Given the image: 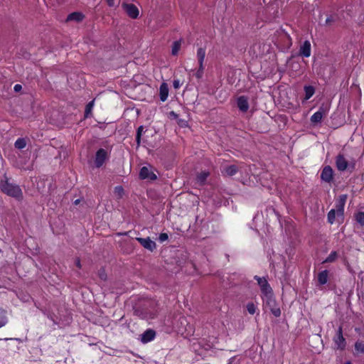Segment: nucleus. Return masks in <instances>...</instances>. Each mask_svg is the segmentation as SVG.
I'll return each mask as SVG.
<instances>
[{"mask_svg":"<svg viewBox=\"0 0 364 364\" xmlns=\"http://www.w3.org/2000/svg\"><path fill=\"white\" fill-rule=\"evenodd\" d=\"M0 190L4 194L17 200H21L23 198V193L21 188L13 183L6 175H4L0 181Z\"/></svg>","mask_w":364,"mask_h":364,"instance_id":"obj_1","label":"nucleus"},{"mask_svg":"<svg viewBox=\"0 0 364 364\" xmlns=\"http://www.w3.org/2000/svg\"><path fill=\"white\" fill-rule=\"evenodd\" d=\"M262 300L265 306L269 309L274 316H280L281 310L277 305L276 300L273 296L272 292L262 296Z\"/></svg>","mask_w":364,"mask_h":364,"instance_id":"obj_2","label":"nucleus"},{"mask_svg":"<svg viewBox=\"0 0 364 364\" xmlns=\"http://www.w3.org/2000/svg\"><path fill=\"white\" fill-rule=\"evenodd\" d=\"M347 195L343 194L339 196L336 203V211L338 217L343 218L344 206L347 200Z\"/></svg>","mask_w":364,"mask_h":364,"instance_id":"obj_3","label":"nucleus"},{"mask_svg":"<svg viewBox=\"0 0 364 364\" xmlns=\"http://www.w3.org/2000/svg\"><path fill=\"white\" fill-rule=\"evenodd\" d=\"M108 159V153L104 149L97 150L95 157V165L97 168L101 167L105 161Z\"/></svg>","mask_w":364,"mask_h":364,"instance_id":"obj_4","label":"nucleus"},{"mask_svg":"<svg viewBox=\"0 0 364 364\" xmlns=\"http://www.w3.org/2000/svg\"><path fill=\"white\" fill-rule=\"evenodd\" d=\"M122 6L127 14L132 18H136L139 11L136 6L133 4L123 3Z\"/></svg>","mask_w":364,"mask_h":364,"instance_id":"obj_5","label":"nucleus"},{"mask_svg":"<svg viewBox=\"0 0 364 364\" xmlns=\"http://www.w3.org/2000/svg\"><path fill=\"white\" fill-rule=\"evenodd\" d=\"M254 278L257 281V284L260 287V289L263 296L272 292V289L270 285L264 277L255 276Z\"/></svg>","mask_w":364,"mask_h":364,"instance_id":"obj_6","label":"nucleus"},{"mask_svg":"<svg viewBox=\"0 0 364 364\" xmlns=\"http://www.w3.org/2000/svg\"><path fill=\"white\" fill-rule=\"evenodd\" d=\"M136 240L146 250L152 252L156 249V245L155 242L151 240L149 237L142 238L136 237Z\"/></svg>","mask_w":364,"mask_h":364,"instance_id":"obj_7","label":"nucleus"},{"mask_svg":"<svg viewBox=\"0 0 364 364\" xmlns=\"http://www.w3.org/2000/svg\"><path fill=\"white\" fill-rule=\"evenodd\" d=\"M334 342L337 348L343 350L346 346V341L343 336L342 327L340 326L337 331L336 337L334 338Z\"/></svg>","mask_w":364,"mask_h":364,"instance_id":"obj_8","label":"nucleus"},{"mask_svg":"<svg viewBox=\"0 0 364 364\" xmlns=\"http://www.w3.org/2000/svg\"><path fill=\"white\" fill-rule=\"evenodd\" d=\"M336 165L338 171H344L346 170L348 163L344 156L339 154L336 158Z\"/></svg>","mask_w":364,"mask_h":364,"instance_id":"obj_9","label":"nucleus"},{"mask_svg":"<svg viewBox=\"0 0 364 364\" xmlns=\"http://www.w3.org/2000/svg\"><path fill=\"white\" fill-rule=\"evenodd\" d=\"M139 177L141 179L156 180V175L150 171L147 167L143 166L139 171Z\"/></svg>","mask_w":364,"mask_h":364,"instance_id":"obj_10","label":"nucleus"},{"mask_svg":"<svg viewBox=\"0 0 364 364\" xmlns=\"http://www.w3.org/2000/svg\"><path fill=\"white\" fill-rule=\"evenodd\" d=\"M333 169L331 166H325L321 174V178L325 182H331L333 180Z\"/></svg>","mask_w":364,"mask_h":364,"instance_id":"obj_11","label":"nucleus"},{"mask_svg":"<svg viewBox=\"0 0 364 364\" xmlns=\"http://www.w3.org/2000/svg\"><path fill=\"white\" fill-rule=\"evenodd\" d=\"M85 18V16L80 11H75L68 14L65 18L66 22L76 21L81 22Z\"/></svg>","mask_w":364,"mask_h":364,"instance_id":"obj_12","label":"nucleus"},{"mask_svg":"<svg viewBox=\"0 0 364 364\" xmlns=\"http://www.w3.org/2000/svg\"><path fill=\"white\" fill-rule=\"evenodd\" d=\"M299 55L305 58L311 55V43L309 41H305L300 46Z\"/></svg>","mask_w":364,"mask_h":364,"instance_id":"obj_13","label":"nucleus"},{"mask_svg":"<svg viewBox=\"0 0 364 364\" xmlns=\"http://www.w3.org/2000/svg\"><path fill=\"white\" fill-rule=\"evenodd\" d=\"M237 105L239 109L243 112H247L249 109L248 100L245 96H240L237 98Z\"/></svg>","mask_w":364,"mask_h":364,"instance_id":"obj_14","label":"nucleus"},{"mask_svg":"<svg viewBox=\"0 0 364 364\" xmlns=\"http://www.w3.org/2000/svg\"><path fill=\"white\" fill-rule=\"evenodd\" d=\"M159 96H160V100L162 102H165L167 100L168 96V87L167 83L163 82L160 85Z\"/></svg>","mask_w":364,"mask_h":364,"instance_id":"obj_15","label":"nucleus"},{"mask_svg":"<svg viewBox=\"0 0 364 364\" xmlns=\"http://www.w3.org/2000/svg\"><path fill=\"white\" fill-rule=\"evenodd\" d=\"M237 171H238L237 166L236 165L232 164V165L224 166V168L222 171V173L224 175H226L228 176H234L235 174H236Z\"/></svg>","mask_w":364,"mask_h":364,"instance_id":"obj_16","label":"nucleus"},{"mask_svg":"<svg viewBox=\"0 0 364 364\" xmlns=\"http://www.w3.org/2000/svg\"><path fill=\"white\" fill-rule=\"evenodd\" d=\"M155 331L151 329H148L141 334V341L144 343L152 341L155 337Z\"/></svg>","mask_w":364,"mask_h":364,"instance_id":"obj_17","label":"nucleus"},{"mask_svg":"<svg viewBox=\"0 0 364 364\" xmlns=\"http://www.w3.org/2000/svg\"><path fill=\"white\" fill-rule=\"evenodd\" d=\"M205 57V49L204 48H199L197 50V58L198 61V65L202 68V66H204V60Z\"/></svg>","mask_w":364,"mask_h":364,"instance_id":"obj_18","label":"nucleus"},{"mask_svg":"<svg viewBox=\"0 0 364 364\" xmlns=\"http://www.w3.org/2000/svg\"><path fill=\"white\" fill-rule=\"evenodd\" d=\"M328 272L327 270H323L318 274V282L320 284H325L328 282Z\"/></svg>","mask_w":364,"mask_h":364,"instance_id":"obj_19","label":"nucleus"},{"mask_svg":"<svg viewBox=\"0 0 364 364\" xmlns=\"http://www.w3.org/2000/svg\"><path fill=\"white\" fill-rule=\"evenodd\" d=\"M304 92H305V100H308L310 99L315 92V89L311 85H306L304 86Z\"/></svg>","mask_w":364,"mask_h":364,"instance_id":"obj_20","label":"nucleus"},{"mask_svg":"<svg viewBox=\"0 0 364 364\" xmlns=\"http://www.w3.org/2000/svg\"><path fill=\"white\" fill-rule=\"evenodd\" d=\"M208 176H209V173L208 172L202 171L196 177L197 183L199 185H203Z\"/></svg>","mask_w":364,"mask_h":364,"instance_id":"obj_21","label":"nucleus"},{"mask_svg":"<svg viewBox=\"0 0 364 364\" xmlns=\"http://www.w3.org/2000/svg\"><path fill=\"white\" fill-rule=\"evenodd\" d=\"M181 47V41H176L173 42L171 48V54L173 55H177L178 51L180 50Z\"/></svg>","mask_w":364,"mask_h":364,"instance_id":"obj_22","label":"nucleus"},{"mask_svg":"<svg viewBox=\"0 0 364 364\" xmlns=\"http://www.w3.org/2000/svg\"><path fill=\"white\" fill-rule=\"evenodd\" d=\"M8 322L6 311L0 309V328L4 326Z\"/></svg>","mask_w":364,"mask_h":364,"instance_id":"obj_23","label":"nucleus"},{"mask_svg":"<svg viewBox=\"0 0 364 364\" xmlns=\"http://www.w3.org/2000/svg\"><path fill=\"white\" fill-rule=\"evenodd\" d=\"M322 118V114L316 112L311 117V122L314 124H318L321 122Z\"/></svg>","mask_w":364,"mask_h":364,"instance_id":"obj_24","label":"nucleus"},{"mask_svg":"<svg viewBox=\"0 0 364 364\" xmlns=\"http://www.w3.org/2000/svg\"><path fill=\"white\" fill-rule=\"evenodd\" d=\"M355 219L361 226H364V212H358L355 214Z\"/></svg>","mask_w":364,"mask_h":364,"instance_id":"obj_25","label":"nucleus"},{"mask_svg":"<svg viewBox=\"0 0 364 364\" xmlns=\"http://www.w3.org/2000/svg\"><path fill=\"white\" fill-rule=\"evenodd\" d=\"M14 146L18 149H22L26 146V140L23 138H19L16 141Z\"/></svg>","mask_w":364,"mask_h":364,"instance_id":"obj_26","label":"nucleus"},{"mask_svg":"<svg viewBox=\"0 0 364 364\" xmlns=\"http://www.w3.org/2000/svg\"><path fill=\"white\" fill-rule=\"evenodd\" d=\"M355 350L360 353H364V341H358L355 343Z\"/></svg>","mask_w":364,"mask_h":364,"instance_id":"obj_27","label":"nucleus"},{"mask_svg":"<svg viewBox=\"0 0 364 364\" xmlns=\"http://www.w3.org/2000/svg\"><path fill=\"white\" fill-rule=\"evenodd\" d=\"M336 211L335 209H331L328 213V221L329 223L333 224L335 221Z\"/></svg>","mask_w":364,"mask_h":364,"instance_id":"obj_28","label":"nucleus"},{"mask_svg":"<svg viewBox=\"0 0 364 364\" xmlns=\"http://www.w3.org/2000/svg\"><path fill=\"white\" fill-rule=\"evenodd\" d=\"M156 311L155 310L149 312L146 311L145 312L142 313L141 318L144 319L153 318L156 315Z\"/></svg>","mask_w":364,"mask_h":364,"instance_id":"obj_29","label":"nucleus"},{"mask_svg":"<svg viewBox=\"0 0 364 364\" xmlns=\"http://www.w3.org/2000/svg\"><path fill=\"white\" fill-rule=\"evenodd\" d=\"M114 193L117 198H121L124 194V189L122 186H116L114 188Z\"/></svg>","mask_w":364,"mask_h":364,"instance_id":"obj_30","label":"nucleus"},{"mask_svg":"<svg viewBox=\"0 0 364 364\" xmlns=\"http://www.w3.org/2000/svg\"><path fill=\"white\" fill-rule=\"evenodd\" d=\"M256 306L252 303L250 302L247 304V310L249 314L253 315L256 312Z\"/></svg>","mask_w":364,"mask_h":364,"instance_id":"obj_31","label":"nucleus"},{"mask_svg":"<svg viewBox=\"0 0 364 364\" xmlns=\"http://www.w3.org/2000/svg\"><path fill=\"white\" fill-rule=\"evenodd\" d=\"M337 257V252L336 251L331 252V254L325 259L324 262H332L335 261Z\"/></svg>","mask_w":364,"mask_h":364,"instance_id":"obj_32","label":"nucleus"},{"mask_svg":"<svg viewBox=\"0 0 364 364\" xmlns=\"http://www.w3.org/2000/svg\"><path fill=\"white\" fill-rule=\"evenodd\" d=\"M93 105H94V101H91L87 105H86V107H85V116L86 117H87L89 116V114L92 111V109L93 107Z\"/></svg>","mask_w":364,"mask_h":364,"instance_id":"obj_33","label":"nucleus"},{"mask_svg":"<svg viewBox=\"0 0 364 364\" xmlns=\"http://www.w3.org/2000/svg\"><path fill=\"white\" fill-rule=\"evenodd\" d=\"M328 111V106H321L319 107L318 110L317 111V112H321L322 114V116H325L327 114V112Z\"/></svg>","mask_w":364,"mask_h":364,"instance_id":"obj_34","label":"nucleus"},{"mask_svg":"<svg viewBox=\"0 0 364 364\" xmlns=\"http://www.w3.org/2000/svg\"><path fill=\"white\" fill-rule=\"evenodd\" d=\"M203 71H204V66H202V68H201L200 66L199 65L198 70L196 73V77L201 78L203 76Z\"/></svg>","mask_w":364,"mask_h":364,"instance_id":"obj_35","label":"nucleus"},{"mask_svg":"<svg viewBox=\"0 0 364 364\" xmlns=\"http://www.w3.org/2000/svg\"><path fill=\"white\" fill-rule=\"evenodd\" d=\"M168 238V236L166 233H161L159 236V240L161 242H163L167 240Z\"/></svg>","mask_w":364,"mask_h":364,"instance_id":"obj_36","label":"nucleus"},{"mask_svg":"<svg viewBox=\"0 0 364 364\" xmlns=\"http://www.w3.org/2000/svg\"><path fill=\"white\" fill-rule=\"evenodd\" d=\"M182 83L180 80L176 79L173 82V86L175 89H178L181 86Z\"/></svg>","mask_w":364,"mask_h":364,"instance_id":"obj_37","label":"nucleus"},{"mask_svg":"<svg viewBox=\"0 0 364 364\" xmlns=\"http://www.w3.org/2000/svg\"><path fill=\"white\" fill-rule=\"evenodd\" d=\"M336 21H337V19L334 16H330L326 18L325 23H328L334 22Z\"/></svg>","mask_w":364,"mask_h":364,"instance_id":"obj_38","label":"nucleus"},{"mask_svg":"<svg viewBox=\"0 0 364 364\" xmlns=\"http://www.w3.org/2000/svg\"><path fill=\"white\" fill-rule=\"evenodd\" d=\"M22 89V86L19 84H16L14 87V90L15 92H19Z\"/></svg>","mask_w":364,"mask_h":364,"instance_id":"obj_39","label":"nucleus"},{"mask_svg":"<svg viewBox=\"0 0 364 364\" xmlns=\"http://www.w3.org/2000/svg\"><path fill=\"white\" fill-rule=\"evenodd\" d=\"M142 132H143V127H142V126H140V127L137 129L136 135L141 136Z\"/></svg>","mask_w":364,"mask_h":364,"instance_id":"obj_40","label":"nucleus"},{"mask_svg":"<svg viewBox=\"0 0 364 364\" xmlns=\"http://www.w3.org/2000/svg\"><path fill=\"white\" fill-rule=\"evenodd\" d=\"M136 141L137 146H139L140 142H141V136H139V135L136 136Z\"/></svg>","mask_w":364,"mask_h":364,"instance_id":"obj_41","label":"nucleus"},{"mask_svg":"<svg viewBox=\"0 0 364 364\" xmlns=\"http://www.w3.org/2000/svg\"><path fill=\"white\" fill-rule=\"evenodd\" d=\"M75 264L76 266L78 267V268H81V264H80V259H76L75 260Z\"/></svg>","mask_w":364,"mask_h":364,"instance_id":"obj_42","label":"nucleus"},{"mask_svg":"<svg viewBox=\"0 0 364 364\" xmlns=\"http://www.w3.org/2000/svg\"><path fill=\"white\" fill-rule=\"evenodd\" d=\"M114 0H107V4L109 6H114Z\"/></svg>","mask_w":364,"mask_h":364,"instance_id":"obj_43","label":"nucleus"},{"mask_svg":"<svg viewBox=\"0 0 364 364\" xmlns=\"http://www.w3.org/2000/svg\"><path fill=\"white\" fill-rule=\"evenodd\" d=\"M263 3L266 5L269 4L271 0H262Z\"/></svg>","mask_w":364,"mask_h":364,"instance_id":"obj_44","label":"nucleus"},{"mask_svg":"<svg viewBox=\"0 0 364 364\" xmlns=\"http://www.w3.org/2000/svg\"><path fill=\"white\" fill-rule=\"evenodd\" d=\"M267 9H268V11H270V10L274 9L273 4H271L270 6H269L267 7Z\"/></svg>","mask_w":364,"mask_h":364,"instance_id":"obj_45","label":"nucleus"},{"mask_svg":"<svg viewBox=\"0 0 364 364\" xmlns=\"http://www.w3.org/2000/svg\"><path fill=\"white\" fill-rule=\"evenodd\" d=\"M170 114H171V115H172V116H173V117H177V114H176L173 111L171 112H170Z\"/></svg>","mask_w":364,"mask_h":364,"instance_id":"obj_46","label":"nucleus"},{"mask_svg":"<svg viewBox=\"0 0 364 364\" xmlns=\"http://www.w3.org/2000/svg\"><path fill=\"white\" fill-rule=\"evenodd\" d=\"M79 203H80V200L79 199L75 200V202H74V203L75 205L78 204Z\"/></svg>","mask_w":364,"mask_h":364,"instance_id":"obj_47","label":"nucleus"},{"mask_svg":"<svg viewBox=\"0 0 364 364\" xmlns=\"http://www.w3.org/2000/svg\"><path fill=\"white\" fill-rule=\"evenodd\" d=\"M100 277H101L102 279H105V277H104V276H105V275H104V274H100Z\"/></svg>","mask_w":364,"mask_h":364,"instance_id":"obj_48","label":"nucleus"},{"mask_svg":"<svg viewBox=\"0 0 364 364\" xmlns=\"http://www.w3.org/2000/svg\"><path fill=\"white\" fill-rule=\"evenodd\" d=\"M345 364H352L351 362L348 361V362H346Z\"/></svg>","mask_w":364,"mask_h":364,"instance_id":"obj_49","label":"nucleus"},{"mask_svg":"<svg viewBox=\"0 0 364 364\" xmlns=\"http://www.w3.org/2000/svg\"><path fill=\"white\" fill-rule=\"evenodd\" d=\"M12 338H5L4 340L5 341H7V340H11Z\"/></svg>","mask_w":364,"mask_h":364,"instance_id":"obj_50","label":"nucleus"},{"mask_svg":"<svg viewBox=\"0 0 364 364\" xmlns=\"http://www.w3.org/2000/svg\"><path fill=\"white\" fill-rule=\"evenodd\" d=\"M182 321H186V319L184 318H181ZM183 321H181L182 323Z\"/></svg>","mask_w":364,"mask_h":364,"instance_id":"obj_51","label":"nucleus"},{"mask_svg":"<svg viewBox=\"0 0 364 364\" xmlns=\"http://www.w3.org/2000/svg\"><path fill=\"white\" fill-rule=\"evenodd\" d=\"M1 340H2V339H1V338H0V341H1Z\"/></svg>","mask_w":364,"mask_h":364,"instance_id":"obj_52","label":"nucleus"}]
</instances>
